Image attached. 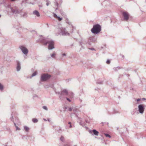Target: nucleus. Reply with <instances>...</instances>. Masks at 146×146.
I'll return each instance as SVG.
<instances>
[{"instance_id": "obj_8", "label": "nucleus", "mask_w": 146, "mask_h": 146, "mask_svg": "<svg viewBox=\"0 0 146 146\" xmlns=\"http://www.w3.org/2000/svg\"><path fill=\"white\" fill-rule=\"evenodd\" d=\"M33 13L35 15L38 17L40 16L39 13L37 11H34Z\"/></svg>"}, {"instance_id": "obj_13", "label": "nucleus", "mask_w": 146, "mask_h": 146, "mask_svg": "<svg viewBox=\"0 0 146 146\" xmlns=\"http://www.w3.org/2000/svg\"><path fill=\"white\" fill-rule=\"evenodd\" d=\"M24 129L27 131H28L29 129V128L27 126L24 127Z\"/></svg>"}, {"instance_id": "obj_26", "label": "nucleus", "mask_w": 146, "mask_h": 146, "mask_svg": "<svg viewBox=\"0 0 146 146\" xmlns=\"http://www.w3.org/2000/svg\"><path fill=\"white\" fill-rule=\"evenodd\" d=\"M140 99H137V102H138V101H140Z\"/></svg>"}, {"instance_id": "obj_3", "label": "nucleus", "mask_w": 146, "mask_h": 146, "mask_svg": "<svg viewBox=\"0 0 146 146\" xmlns=\"http://www.w3.org/2000/svg\"><path fill=\"white\" fill-rule=\"evenodd\" d=\"M50 77L49 75L47 74H43L41 76V80L44 81L48 79Z\"/></svg>"}, {"instance_id": "obj_9", "label": "nucleus", "mask_w": 146, "mask_h": 146, "mask_svg": "<svg viewBox=\"0 0 146 146\" xmlns=\"http://www.w3.org/2000/svg\"><path fill=\"white\" fill-rule=\"evenodd\" d=\"M62 94L63 95H66L68 94V92L66 90H64L62 91Z\"/></svg>"}, {"instance_id": "obj_10", "label": "nucleus", "mask_w": 146, "mask_h": 146, "mask_svg": "<svg viewBox=\"0 0 146 146\" xmlns=\"http://www.w3.org/2000/svg\"><path fill=\"white\" fill-rule=\"evenodd\" d=\"M17 71L21 69L20 65L19 62L17 63Z\"/></svg>"}, {"instance_id": "obj_27", "label": "nucleus", "mask_w": 146, "mask_h": 146, "mask_svg": "<svg viewBox=\"0 0 146 146\" xmlns=\"http://www.w3.org/2000/svg\"><path fill=\"white\" fill-rule=\"evenodd\" d=\"M62 55H63V56H65L66 54L65 53H64L62 54Z\"/></svg>"}, {"instance_id": "obj_17", "label": "nucleus", "mask_w": 146, "mask_h": 146, "mask_svg": "<svg viewBox=\"0 0 146 146\" xmlns=\"http://www.w3.org/2000/svg\"><path fill=\"white\" fill-rule=\"evenodd\" d=\"M57 19H58L59 21H60L62 20V18H60L59 17H57Z\"/></svg>"}, {"instance_id": "obj_25", "label": "nucleus", "mask_w": 146, "mask_h": 146, "mask_svg": "<svg viewBox=\"0 0 146 146\" xmlns=\"http://www.w3.org/2000/svg\"><path fill=\"white\" fill-rule=\"evenodd\" d=\"M66 99H67V100L69 102H70V101H70V100L69 98H66Z\"/></svg>"}, {"instance_id": "obj_22", "label": "nucleus", "mask_w": 146, "mask_h": 146, "mask_svg": "<svg viewBox=\"0 0 146 146\" xmlns=\"http://www.w3.org/2000/svg\"><path fill=\"white\" fill-rule=\"evenodd\" d=\"M43 108L45 110H47V108L45 106H44L43 107Z\"/></svg>"}, {"instance_id": "obj_20", "label": "nucleus", "mask_w": 146, "mask_h": 146, "mask_svg": "<svg viewBox=\"0 0 146 146\" xmlns=\"http://www.w3.org/2000/svg\"><path fill=\"white\" fill-rule=\"evenodd\" d=\"M106 63L108 64H110V61L109 60H108L106 62Z\"/></svg>"}, {"instance_id": "obj_16", "label": "nucleus", "mask_w": 146, "mask_h": 146, "mask_svg": "<svg viewBox=\"0 0 146 146\" xmlns=\"http://www.w3.org/2000/svg\"><path fill=\"white\" fill-rule=\"evenodd\" d=\"M36 74H37V72H34L32 74V76H35V75H36Z\"/></svg>"}, {"instance_id": "obj_29", "label": "nucleus", "mask_w": 146, "mask_h": 146, "mask_svg": "<svg viewBox=\"0 0 146 146\" xmlns=\"http://www.w3.org/2000/svg\"><path fill=\"white\" fill-rule=\"evenodd\" d=\"M11 0L12 1H14L15 0Z\"/></svg>"}, {"instance_id": "obj_2", "label": "nucleus", "mask_w": 146, "mask_h": 146, "mask_svg": "<svg viewBox=\"0 0 146 146\" xmlns=\"http://www.w3.org/2000/svg\"><path fill=\"white\" fill-rule=\"evenodd\" d=\"M47 44H49L48 48L49 49H52L54 48V42L51 40L47 41L46 43H44V45H46Z\"/></svg>"}, {"instance_id": "obj_23", "label": "nucleus", "mask_w": 146, "mask_h": 146, "mask_svg": "<svg viewBox=\"0 0 146 146\" xmlns=\"http://www.w3.org/2000/svg\"><path fill=\"white\" fill-rule=\"evenodd\" d=\"M72 108H68V110L70 111H71L72 110Z\"/></svg>"}, {"instance_id": "obj_30", "label": "nucleus", "mask_w": 146, "mask_h": 146, "mask_svg": "<svg viewBox=\"0 0 146 146\" xmlns=\"http://www.w3.org/2000/svg\"><path fill=\"white\" fill-rule=\"evenodd\" d=\"M1 17V15H0V17Z\"/></svg>"}, {"instance_id": "obj_24", "label": "nucleus", "mask_w": 146, "mask_h": 146, "mask_svg": "<svg viewBox=\"0 0 146 146\" xmlns=\"http://www.w3.org/2000/svg\"><path fill=\"white\" fill-rule=\"evenodd\" d=\"M68 123L70 124V128L71 127H72V125H71V123L70 122H69Z\"/></svg>"}, {"instance_id": "obj_4", "label": "nucleus", "mask_w": 146, "mask_h": 146, "mask_svg": "<svg viewBox=\"0 0 146 146\" xmlns=\"http://www.w3.org/2000/svg\"><path fill=\"white\" fill-rule=\"evenodd\" d=\"M124 17V19L127 21L129 18V14L127 12L124 11L122 13Z\"/></svg>"}, {"instance_id": "obj_28", "label": "nucleus", "mask_w": 146, "mask_h": 146, "mask_svg": "<svg viewBox=\"0 0 146 146\" xmlns=\"http://www.w3.org/2000/svg\"><path fill=\"white\" fill-rule=\"evenodd\" d=\"M46 5L48 6V3H46Z\"/></svg>"}, {"instance_id": "obj_14", "label": "nucleus", "mask_w": 146, "mask_h": 146, "mask_svg": "<svg viewBox=\"0 0 146 146\" xmlns=\"http://www.w3.org/2000/svg\"><path fill=\"white\" fill-rule=\"evenodd\" d=\"M104 135H105V136L107 137H109L110 138L111 137L108 134L105 133V134H104Z\"/></svg>"}, {"instance_id": "obj_1", "label": "nucleus", "mask_w": 146, "mask_h": 146, "mask_svg": "<svg viewBox=\"0 0 146 146\" xmlns=\"http://www.w3.org/2000/svg\"><path fill=\"white\" fill-rule=\"evenodd\" d=\"M101 31L100 26L98 25H94L93 28L91 29L92 32L94 34H97Z\"/></svg>"}, {"instance_id": "obj_19", "label": "nucleus", "mask_w": 146, "mask_h": 146, "mask_svg": "<svg viewBox=\"0 0 146 146\" xmlns=\"http://www.w3.org/2000/svg\"><path fill=\"white\" fill-rule=\"evenodd\" d=\"M55 56V53H53L51 55V56L53 57H54Z\"/></svg>"}, {"instance_id": "obj_11", "label": "nucleus", "mask_w": 146, "mask_h": 146, "mask_svg": "<svg viewBox=\"0 0 146 146\" xmlns=\"http://www.w3.org/2000/svg\"><path fill=\"white\" fill-rule=\"evenodd\" d=\"M93 132L94 134L96 135H98L99 133L98 132L96 131L95 129H94L93 131Z\"/></svg>"}, {"instance_id": "obj_15", "label": "nucleus", "mask_w": 146, "mask_h": 146, "mask_svg": "<svg viewBox=\"0 0 146 146\" xmlns=\"http://www.w3.org/2000/svg\"><path fill=\"white\" fill-rule=\"evenodd\" d=\"M3 86L1 84H0V89L1 90H3Z\"/></svg>"}, {"instance_id": "obj_7", "label": "nucleus", "mask_w": 146, "mask_h": 146, "mask_svg": "<svg viewBox=\"0 0 146 146\" xmlns=\"http://www.w3.org/2000/svg\"><path fill=\"white\" fill-rule=\"evenodd\" d=\"M62 31L63 35H67L69 34V33L66 31L65 29H63V30H62Z\"/></svg>"}, {"instance_id": "obj_21", "label": "nucleus", "mask_w": 146, "mask_h": 146, "mask_svg": "<svg viewBox=\"0 0 146 146\" xmlns=\"http://www.w3.org/2000/svg\"><path fill=\"white\" fill-rule=\"evenodd\" d=\"M54 17L56 18H57L58 16L56 15L55 14H54Z\"/></svg>"}, {"instance_id": "obj_12", "label": "nucleus", "mask_w": 146, "mask_h": 146, "mask_svg": "<svg viewBox=\"0 0 146 146\" xmlns=\"http://www.w3.org/2000/svg\"><path fill=\"white\" fill-rule=\"evenodd\" d=\"M32 121L34 123H36L38 122V120L36 118H33L32 119Z\"/></svg>"}, {"instance_id": "obj_5", "label": "nucleus", "mask_w": 146, "mask_h": 146, "mask_svg": "<svg viewBox=\"0 0 146 146\" xmlns=\"http://www.w3.org/2000/svg\"><path fill=\"white\" fill-rule=\"evenodd\" d=\"M20 48L21 50L24 54H27L28 51L26 47L23 46H21L20 47Z\"/></svg>"}, {"instance_id": "obj_18", "label": "nucleus", "mask_w": 146, "mask_h": 146, "mask_svg": "<svg viewBox=\"0 0 146 146\" xmlns=\"http://www.w3.org/2000/svg\"><path fill=\"white\" fill-rule=\"evenodd\" d=\"M60 139L62 141H63L64 140V137L62 136H61L60 138Z\"/></svg>"}, {"instance_id": "obj_6", "label": "nucleus", "mask_w": 146, "mask_h": 146, "mask_svg": "<svg viewBox=\"0 0 146 146\" xmlns=\"http://www.w3.org/2000/svg\"><path fill=\"white\" fill-rule=\"evenodd\" d=\"M139 110V112L141 113H143L144 111L143 107L142 105H140L138 106Z\"/></svg>"}]
</instances>
